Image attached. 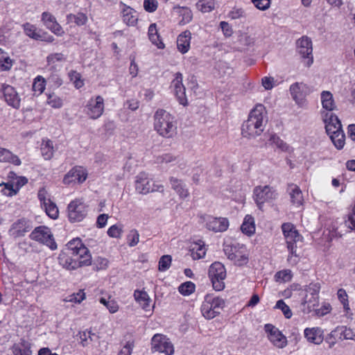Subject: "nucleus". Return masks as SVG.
Returning a JSON list of instances; mask_svg holds the SVG:
<instances>
[{
  "label": "nucleus",
  "instance_id": "obj_1",
  "mask_svg": "<svg viewBox=\"0 0 355 355\" xmlns=\"http://www.w3.org/2000/svg\"><path fill=\"white\" fill-rule=\"evenodd\" d=\"M67 252L60 255V263L68 270H74L92 263L89 250L78 238L67 243Z\"/></svg>",
  "mask_w": 355,
  "mask_h": 355
},
{
  "label": "nucleus",
  "instance_id": "obj_2",
  "mask_svg": "<svg viewBox=\"0 0 355 355\" xmlns=\"http://www.w3.org/2000/svg\"><path fill=\"white\" fill-rule=\"evenodd\" d=\"M265 113V107L261 104L251 110L248 119L242 124L241 134L244 137L251 139L261 135L267 122Z\"/></svg>",
  "mask_w": 355,
  "mask_h": 355
},
{
  "label": "nucleus",
  "instance_id": "obj_3",
  "mask_svg": "<svg viewBox=\"0 0 355 355\" xmlns=\"http://www.w3.org/2000/svg\"><path fill=\"white\" fill-rule=\"evenodd\" d=\"M154 128L166 138H172L176 134V123L174 117L163 109L157 110L154 114Z\"/></svg>",
  "mask_w": 355,
  "mask_h": 355
},
{
  "label": "nucleus",
  "instance_id": "obj_4",
  "mask_svg": "<svg viewBox=\"0 0 355 355\" xmlns=\"http://www.w3.org/2000/svg\"><path fill=\"white\" fill-rule=\"evenodd\" d=\"M2 282L4 285V295L12 297L11 301L18 297H23L28 295L33 288L26 281L15 282L12 277L7 275H2Z\"/></svg>",
  "mask_w": 355,
  "mask_h": 355
},
{
  "label": "nucleus",
  "instance_id": "obj_5",
  "mask_svg": "<svg viewBox=\"0 0 355 355\" xmlns=\"http://www.w3.org/2000/svg\"><path fill=\"white\" fill-rule=\"evenodd\" d=\"M224 306L225 301L223 299L207 295L201 306V312L205 318L209 320L213 319L220 314Z\"/></svg>",
  "mask_w": 355,
  "mask_h": 355
},
{
  "label": "nucleus",
  "instance_id": "obj_6",
  "mask_svg": "<svg viewBox=\"0 0 355 355\" xmlns=\"http://www.w3.org/2000/svg\"><path fill=\"white\" fill-rule=\"evenodd\" d=\"M208 275L214 290L220 291L224 289L226 270L221 263L217 261L213 263L209 266Z\"/></svg>",
  "mask_w": 355,
  "mask_h": 355
},
{
  "label": "nucleus",
  "instance_id": "obj_7",
  "mask_svg": "<svg viewBox=\"0 0 355 355\" xmlns=\"http://www.w3.org/2000/svg\"><path fill=\"white\" fill-rule=\"evenodd\" d=\"M31 239L36 241L43 245L48 246L51 250L57 249V244L54 240L51 230L46 226H38L30 234Z\"/></svg>",
  "mask_w": 355,
  "mask_h": 355
},
{
  "label": "nucleus",
  "instance_id": "obj_8",
  "mask_svg": "<svg viewBox=\"0 0 355 355\" xmlns=\"http://www.w3.org/2000/svg\"><path fill=\"white\" fill-rule=\"evenodd\" d=\"M296 44L297 52L301 55L304 65L307 67H311L313 62V44L311 38L302 36L297 41Z\"/></svg>",
  "mask_w": 355,
  "mask_h": 355
},
{
  "label": "nucleus",
  "instance_id": "obj_9",
  "mask_svg": "<svg viewBox=\"0 0 355 355\" xmlns=\"http://www.w3.org/2000/svg\"><path fill=\"white\" fill-rule=\"evenodd\" d=\"M68 218L71 223L82 221L87 214V206L80 200L71 201L67 207Z\"/></svg>",
  "mask_w": 355,
  "mask_h": 355
},
{
  "label": "nucleus",
  "instance_id": "obj_10",
  "mask_svg": "<svg viewBox=\"0 0 355 355\" xmlns=\"http://www.w3.org/2000/svg\"><path fill=\"white\" fill-rule=\"evenodd\" d=\"M135 189L138 193L141 194H146L156 191H164V187L162 185H155L153 181L146 177L145 173H140L137 176Z\"/></svg>",
  "mask_w": 355,
  "mask_h": 355
},
{
  "label": "nucleus",
  "instance_id": "obj_11",
  "mask_svg": "<svg viewBox=\"0 0 355 355\" xmlns=\"http://www.w3.org/2000/svg\"><path fill=\"white\" fill-rule=\"evenodd\" d=\"M277 195L275 191L269 186H258L253 191L254 200L259 209H262L264 202L275 199Z\"/></svg>",
  "mask_w": 355,
  "mask_h": 355
},
{
  "label": "nucleus",
  "instance_id": "obj_12",
  "mask_svg": "<svg viewBox=\"0 0 355 355\" xmlns=\"http://www.w3.org/2000/svg\"><path fill=\"white\" fill-rule=\"evenodd\" d=\"M32 228V223L29 220L22 218L17 220L11 225L8 234L14 239H17L25 236Z\"/></svg>",
  "mask_w": 355,
  "mask_h": 355
},
{
  "label": "nucleus",
  "instance_id": "obj_13",
  "mask_svg": "<svg viewBox=\"0 0 355 355\" xmlns=\"http://www.w3.org/2000/svg\"><path fill=\"white\" fill-rule=\"evenodd\" d=\"M152 349L155 352L164 353L166 355H172L174 349L172 343L165 336L155 334L151 340Z\"/></svg>",
  "mask_w": 355,
  "mask_h": 355
},
{
  "label": "nucleus",
  "instance_id": "obj_14",
  "mask_svg": "<svg viewBox=\"0 0 355 355\" xmlns=\"http://www.w3.org/2000/svg\"><path fill=\"white\" fill-rule=\"evenodd\" d=\"M264 329L268 334V339L278 348H284L287 345V339L285 336L274 325L266 324Z\"/></svg>",
  "mask_w": 355,
  "mask_h": 355
},
{
  "label": "nucleus",
  "instance_id": "obj_15",
  "mask_svg": "<svg viewBox=\"0 0 355 355\" xmlns=\"http://www.w3.org/2000/svg\"><path fill=\"white\" fill-rule=\"evenodd\" d=\"M323 121L325 123V129L328 135H334L338 132L343 131L341 122L336 114L327 112L324 115Z\"/></svg>",
  "mask_w": 355,
  "mask_h": 355
},
{
  "label": "nucleus",
  "instance_id": "obj_16",
  "mask_svg": "<svg viewBox=\"0 0 355 355\" xmlns=\"http://www.w3.org/2000/svg\"><path fill=\"white\" fill-rule=\"evenodd\" d=\"M1 92L7 104L15 109L19 108L21 98L15 89L9 85H2Z\"/></svg>",
  "mask_w": 355,
  "mask_h": 355
},
{
  "label": "nucleus",
  "instance_id": "obj_17",
  "mask_svg": "<svg viewBox=\"0 0 355 355\" xmlns=\"http://www.w3.org/2000/svg\"><path fill=\"white\" fill-rule=\"evenodd\" d=\"M87 114L91 119H96L100 117L104 110V101L103 97L98 96L95 99H91L87 105Z\"/></svg>",
  "mask_w": 355,
  "mask_h": 355
},
{
  "label": "nucleus",
  "instance_id": "obj_18",
  "mask_svg": "<svg viewBox=\"0 0 355 355\" xmlns=\"http://www.w3.org/2000/svg\"><path fill=\"white\" fill-rule=\"evenodd\" d=\"M172 86L174 87V92L179 103L182 105H186L187 99L185 94V87L182 84V74L180 72L175 73V77L172 81Z\"/></svg>",
  "mask_w": 355,
  "mask_h": 355
},
{
  "label": "nucleus",
  "instance_id": "obj_19",
  "mask_svg": "<svg viewBox=\"0 0 355 355\" xmlns=\"http://www.w3.org/2000/svg\"><path fill=\"white\" fill-rule=\"evenodd\" d=\"M42 21L44 26L54 34L61 36L64 33L61 26L57 22L55 17L50 12H44L42 15Z\"/></svg>",
  "mask_w": 355,
  "mask_h": 355
},
{
  "label": "nucleus",
  "instance_id": "obj_20",
  "mask_svg": "<svg viewBox=\"0 0 355 355\" xmlns=\"http://www.w3.org/2000/svg\"><path fill=\"white\" fill-rule=\"evenodd\" d=\"M289 90L293 100L296 103H298L300 100H302V105H303L304 103V97L309 92L308 87L302 83H295L291 85Z\"/></svg>",
  "mask_w": 355,
  "mask_h": 355
},
{
  "label": "nucleus",
  "instance_id": "obj_21",
  "mask_svg": "<svg viewBox=\"0 0 355 355\" xmlns=\"http://www.w3.org/2000/svg\"><path fill=\"white\" fill-rule=\"evenodd\" d=\"M87 178V173L81 167H74L71 169L64 176L63 182L64 184H69L71 182H83Z\"/></svg>",
  "mask_w": 355,
  "mask_h": 355
},
{
  "label": "nucleus",
  "instance_id": "obj_22",
  "mask_svg": "<svg viewBox=\"0 0 355 355\" xmlns=\"http://www.w3.org/2000/svg\"><path fill=\"white\" fill-rule=\"evenodd\" d=\"M207 228L215 232H224L229 226L228 220L226 218L210 217L206 223Z\"/></svg>",
  "mask_w": 355,
  "mask_h": 355
},
{
  "label": "nucleus",
  "instance_id": "obj_23",
  "mask_svg": "<svg viewBox=\"0 0 355 355\" xmlns=\"http://www.w3.org/2000/svg\"><path fill=\"white\" fill-rule=\"evenodd\" d=\"M282 230L286 239V243L292 241H302V236L295 230L294 225L290 223H284Z\"/></svg>",
  "mask_w": 355,
  "mask_h": 355
},
{
  "label": "nucleus",
  "instance_id": "obj_24",
  "mask_svg": "<svg viewBox=\"0 0 355 355\" xmlns=\"http://www.w3.org/2000/svg\"><path fill=\"white\" fill-rule=\"evenodd\" d=\"M169 181L171 188L177 193L180 198L184 199L189 196V192L182 180L174 177H171Z\"/></svg>",
  "mask_w": 355,
  "mask_h": 355
},
{
  "label": "nucleus",
  "instance_id": "obj_25",
  "mask_svg": "<svg viewBox=\"0 0 355 355\" xmlns=\"http://www.w3.org/2000/svg\"><path fill=\"white\" fill-rule=\"evenodd\" d=\"M287 191L289 193L293 205L299 207L302 205L303 196L300 187L294 184L288 185Z\"/></svg>",
  "mask_w": 355,
  "mask_h": 355
},
{
  "label": "nucleus",
  "instance_id": "obj_26",
  "mask_svg": "<svg viewBox=\"0 0 355 355\" xmlns=\"http://www.w3.org/2000/svg\"><path fill=\"white\" fill-rule=\"evenodd\" d=\"M191 33L189 31H185L182 33L177 39L178 49L182 53H187L190 48V41Z\"/></svg>",
  "mask_w": 355,
  "mask_h": 355
},
{
  "label": "nucleus",
  "instance_id": "obj_27",
  "mask_svg": "<svg viewBox=\"0 0 355 355\" xmlns=\"http://www.w3.org/2000/svg\"><path fill=\"white\" fill-rule=\"evenodd\" d=\"M322 331L320 328H306L304 329V336L310 343L316 345L320 344L323 340Z\"/></svg>",
  "mask_w": 355,
  "mask_h": 355
},
{
  "label": "nucleus",
  "instance_id": "obj_28",
  "mask_svg": "<svg viewBox=\"0 0 355 355\" xmlns=\"http://www.w3.org/2000/svg\"><path fill=\"white\" fill-rule=\"evenodd\" d=\"M123 20L128 26H135L138 20L136 11L132 8L124 5L122 10Z\"/></svg>",
  "mask_w": 355,
  "mask_h": 355
},
{
  "label": "nucleus",
  "instance_id": "obj_29",
  "mask_svg": "<svg viewBox=\"0 0 355 355\" xmlns=\"http://www.w3.org/2000/svg\"><path fill=\"white\" fill-rule=\"evenodd\" d=\"M10 162L16 166L21 164L19 158L13 155L9 150L0 147V162Z\"/></svg>",
  "mask_w": 355,
  "mask_h": 355
},
{
  "label": "nucleus",
  "instance_id": "obj_30",
  "mask_svg": "<svg viewBox=\"0 0 355 355\" xmlns=\"http://www.w3.org/2000/svg\"><path fill=\"white\" fill-rule=\"evenodd\" d=\"M134 297L144 310H149L150 299L146 291L136 290L134 292Z\"/></svg>",
  "mask_w": 355,
  "mask_h": 355
},
{
  "label": "nucleus",
  "instance_id": "obj_31",
  "mask_svg": "<svg viewBox=\"0 0 355 355\" xmlns=\"http://www.w3.org/2000/svg\"><path fill=\"white\" fill-rule=\"evenodd\" d=\"M242 232L246 235L251 236L255 232V225L254 218L250 215H247L244 218L243 224L241 226Z\"/></svg>",
  "mask_w": 355,
  "mask_h": 355
},
{
  "label": "nucleus",
  "instance_id": "obj_32",
  "mask_svg": "<svg viewBox=\"0 0 355 355\" xmlns=\"http://www.w3.org/2000/svg\"><path fill=\"white\" fill-rule=\"evenodd\" d=\"M321 101L323 108L329 111L334 110V101L331 92L323 91L321 94Z\"/></svg>",
  "mask_w": 355,
  "mask_h": 355
},
{
  "label": "nucleus",
  "instance_id": "obj_33",
  "mask_svg": "<svg viewBox=\"0 0 355 355\" xmlns=\"http://www.w3.org/2000/svg\"><path fill=\"white\" fill-rule=\"evenodd\" d=\"M67 19L69 23H74L78 26H83L87 21V17L82 12H78L76 15H68Z\"/></svg>",
  "mask_w": 355,
  "mask_h": 355
},
{
  "label": "nucleus",
  "instance_id": "obj_34",
  "mask_svg": "<svg viewBox=\"0 0 355 355\" xmlns=\"http://www.w3.org/2000/svg\"><path fill=\"white\" fill-rule=\"evenodd\" d=\"M197 8L202 12H209L214 9V0H199L196 3Z\"/></svg>",
  "mask_w": 355,
  "mask_h": 355
},
{
  "label": "nucleus",
  "instance_id": "obj_35",
  "mask_svg": "<svg viewBox=\"0 0 355 355\" xmlns=\"http://www.w3.org/2000/svg\"><path fill=\"white\" fill-rule=\"evenodd\" d=\"M46 214L51 218L55 219L58 217L59 211L56 205L51 200H48V202L43 205Z\"/></svg>",
  "mask_w": 355,
  "mask_h": 355
},
{
  "label": "nucleus",
  "instance_id": "obj_36",
  "mask_svg": "<svg viewBox=\"0 0 355 355\" xmlns=\"http://www.w3.org/2000/svg\"><path fill=\"white\" fill-rule=\"evenodd\" d=\"M53 143L51 141L48 140L43 143L41 147L42 155L45 159H50L53 156Z\"/></svg>",
  "mask_w": 355,
  "mask_h": 355
},
{
  "label": "nucleus",
  "instance_id": "obj_37",
  "mask_svg": "<svg viewBox=\"0 0 355 355\" xmlns=\"http://www.w3.org/2000/svg\"><path fill=\"white\" fill-rule=\"evenodd\" d=\"M318 296L313 297L306 294L302 304H307L309 311H311L312 310H315V308L318 306Z\"/></svg>",
  "mask_w": 355,
  "mask_h": 355
},
{
  "label": "nucleus",
  "instance_id": "obj_38",
  "mask_svg": "<svg viewBox=\"0 0 355 355\" xmlns=\"http://www.w3.org/2000/svg\"><path fill=\"white\" fill-rule=\"evenodd\" d=\"M334 146L338 149H342L345 144V134L343 131L338 132L337 134L329 136Z\"/></svg>",
  "mask_w": 355,
  "mask_h": 355
},
{
  "label": "nucleus",
  "instance_id": "obj_39",
  "mask_svg": "<svg viewBox=\"0 0 355 355\" xmlns=\"http://www.w3.org/2000/svg\"><path fill=\"white\" fill-rule=\"evenodd\" d=\"M196 286L191 282H186L178 288L179 292L184 295H189L195 291Z\"/></svg>",
  "mask_w": 355,
  "mask_h": 355
},
{
  "label": "nucleus",
  "instance_id": "obj_40",
  "mask_svg": "<svg viewBox=\"0 0 355 355\" xmlns=\"http://www.w3.org/2000/svg\"><path fill=\"white\" fill-rule=\"evenodd\" d=\"M239 248H244L243 245H240V244L232 245L230 246H226L224 249L225 254L227 256V258L230 260L235 259L236 258V252H239Z\"/></svg>",
  "mask_w": 355,
  "mask_h": 355
},
{
  "label": "nucleus",
  "instance_id": "obj_41",
  "mask_svg": "<svg viewBox=\"0 0 355 355\" xmlns=\"http://www.w3.org/2000/svg\"><path fill=\"white\" fill-rule=\"evenodd\" d=\"M24 32L29 37L37 40L39 35L40 29H37L35 26L26 23L24 25Z\"/></svg>",
  "mask_w": 355,
  "mask_h": 355
},
{
  "label": "nucleus",
  "instance_id": "obj_42",
  "mask_svg": "<svg viewBox=\"0 0 355 355\" xmlns=\"http://www.w3.org/2000/svg\"><path fill=\"white\" fill-rule=\"evenodd\" d=\"M172 257L171 255H163L158 263V269L159 271H166L167 270L171 264Z\"/></svg>",
  "mask_w": 355,
  "mask_h": 355
},
{
  "label": "nucleus",
  "instance_id": "obj_43",
  "mask_svg": "<svg viewBox=\"0 0 355 355\" xmlns=\"http://www.w3.org/2000/svg\"><path fill=\"white\" fill-rule=\"evenodd\" d=\"M179 13L182 17L180 23L183 24L189 23L193 18L191 10L186 7L179 8Z\"/></svg>",
  "mask_w": 355,
  "mask_h": 355
},
{
  "label": "nucleus",
  "instance_id": "obj_44",
  "mask_svg": "<svg viewBox=\"0 0 355 355\" xmlns=\"http://www.w3.org/2000/svg\"><path fill=\"white\" fill-rule=\"evenodd\" d=\"M128 243L130 247H134L139 241V234L135 229H132L130 231L127 236Z\"/></svg>",
  "mask_w": 355,
  "mask_h": 355
},
{
  "label": "nucleus",
  "instance_id": "obj_45",
  "mask_svg": "<svg viewBox=\"0 0 355 355\" xmlns=\"http://www.w3.org/2000/svg\"><path fill=\"white\" fill-rule=\"evenodd\" d=\"M275 278L276 282H288L292 278L291 271L290 270H283L277 272Z\"/></svg>",
  "mask_w": 355,
  "mask_h": 355
},
{
  "label": "nucleus",
  "instance_id": "obj_46",
  "mask_svg": "<svg viewBox=\"0 0 355 355\" xmlns=\"http://www.w3.org/2000/svg\"><path fill=\"white\" fill-rule=\"evenodd\" d=\"M275 308L281 309L284 316L288 319L291 318L293 315L291 309L287 304H286L283 300H278Z\"/></svg>",
  "mask_w": 355,
  "mask_h": 355
},
{
  "label": "nucleus",
  "instance_id": "obj_47",
  "mask_svg": "<svg viewBox=\"0 0 355 355\" xmlns=\"http://www.w3.org/2000/svg\"><path fill=\"white\" fill-rule=\"evenodd\" d=\"M297 241H292L290 243H286L287 244V248L288 251L290 252V254L288 257V261L296 263L297 261L296 259H293L292 257L295 256L296 257H299L298 254L296 253V248H297Z\"/></svg>",
  "mask_w": 355,
  "mask_h": 355
},
{
  "label": "nucleus",
  "instance_id": "obj_48",
  "mask_svg": "<svg viewBox=\"0 0 355 355\" xmlns=\"http://www.w3.org/2000/svg\"><path fill=\"white\" fill-rule=\"evenodd\" d=\"M47 103L49 105L54 108H60L62 105V99L54 94H49L47 98Z\"/></svg>",
  "mask_w": 355,
  "mask_h": 355
},
{
  "label": "nucleus",
  "instance_id": "obj_49",
  "mask_svg": "<svg viewBox=\"0 0 355 355\" xmlns=\"http://www.w3.org/2000/svg\"><path fill=\"white\" fill-rule=\"evenodd\" d=\"M270 141L282 151H286L288 148L286 143H285L276 135H271Z\"/></svg>",
  "mask_w": 355,
  "mask_h": 355
},
{
  "label": "nucleus",
  "instance_id": "obj_50",
  "mask_svg": "<svg viewBox=\"0 0 355 355\" xmlns=\"http://www.w3.org/2000/svg\"><path fill=\"white\" fill-rule=\"evenodd\" d=\"M320 289V285L319 283H311L306 286L305 291L306 293V294L315 297L318 296Z\"/></svg>",
  "mask_w": 355,
  "mask_h": 355
},
{
  "label": "nucleus",
  "instance_id": "obj_51",
  "mask_svg": "<svg viewBox=\"0 0 355 355\" xmlns=\"http://www.w3.org/2000/svg\"><path fill=\"white\" fill-rule=\"evenodd\" d=\"M241 248H239V252H236V258L233 259L234 263L237 266H243L247 263L248 261V257L245 254H243L242 251H241Z\"/></svg>",
  "mask_w": 355,
  "mask_h": 355
},
{
  "label": "nucleus",
  "instance_id": "obj_52",
  "mask_svg": "<svg viewBox=\"0 0 355 355\" xmlns=\"http://www.w3.org/2000/svg\"><path fill=\"white\" fill-rule=\"evenodd\" d=\"M71 80L73 81L76 88H80L83 85V81L80 80V74L76 71H71L69 73Z\"/></svg>",
  "mask_w": 355,
  "mask_h": 355
},
{
  "label": "nucleus",
  "instance_id": "obj_53",
  "mask_svg": "<svg viewBox=\"0 0 355 355\" xmlns=\"http://www.w3.org/2000/svg\"><path fill=\"white\" fill-rule=\"evenodd\" d=\"M0 186L1 187V186H4L5 187L4 189L2 190V192L5 195H7V196H12L13 195L17 194L15 186H14V184L12 183H10V182H7V183L1 182L0 184Z\"/></svg>",
  "mask_w": 355,
  "mask_h": 355
},
{
  "label": "nucleus",
  "instance_id": "obj_54",
  "mask_svg": "<svg viewBox=\"0 0 355 355\" xmlns=\"http://www.w3.org/2000/svg\"><path fill=\"white\" fill-rule=\"evenodd\" d=\"M228 16L232 19H238L245 17V12L242 8H234L229 12Z\"/></svg>",
  "mask_w": 355,
  "mask_h": 355
},
{
  "label": "nucleus",
  "instance_id": "obj_55",
  "mask_svg": "<svg viewBox=\"0 0 355 355\" xmlns=\"http://www.w3.org/2000/svg\"><path fill=\"white\" fill-rule=\"evenodd\" d=\"M85 298V293L83 291H79L77 293H73L68 297L67 302L80 303Z\"/></svg>",
  "mask_w": 355,
  "mask_h": 355
},
{
  "label": "nucleus",
  "instance_id": "obj_56",
  "mask_svg": "<svg viewBox=\"0 0 355 355\" xmlns=\"http://www.w3.org/2000/svg\"><path fill=\"white\" fill-rule=\"evenodd\" d=\"M197 245H199L197 252H192V257L193 259H199L205 257V251L204 250V242H202L201 240H199L198 242L196 243Z\"/></svg>",
  "mask_w": 355,
  "mask_h": 355
},
{
  "label": "nucleus",
  "instance_id": "obj_57",
  "mask_svg": "<svg viewBox=\"0 0 355 355\" xmlns=\"http://www.w3.org/2000/svg\"><path fill=\"white\" fill-rule=\"evenodd\" d=\"M252 2L257 8L261 10H267L270 5V0H252Z\"/></svg>",
  "mask_w": 355,
  "mask_h": 355
},
{
  "label": "nucleus",
  "instance_id": "obj_58",
  "mask_svg": "<svg viewBox=\"0 0 355 355\" xmlns=\"http://www.w3.org/2000/svg\"><path fill=\"white\" fill-rule=\"evenodd\" d=\"M337 340H338V337L336 332V329L331 331V333L329 334L325 338V341L329 344V348L333 347Z\"/></svg>",
  "mask_w": 355,
  "mask_h": 355
},
{
  "label": "nucleus",
  "instance_id": "obj_59",
  "mask_svg": "<svg viewBox=\"0 0 355 355\" xmlns=\"http://www.w3.org/2000/svg\"><path fill=\"white\" fill-rule=\"evenodd\" d=\"M144 7L147 12H153L157 8V1L156 0H144Z\"/></svg>",
  "mask_w": 355,
  "mask_h": 355
},
{
  "label": "nucleus",
  "instance_id": "obj_60",
  "mask_svg": "<svg viewBox=\"0 0 355 355\" xmlns=\"http://www.w3.org/2000/svg\"><path fill=\"white\" fill-rule=\"evenodd\" d=\"M122 229L116 225L111 226L107 230V234L112 238H119Z\"/></svg>",
  "mask_w": 355,
  "mask_h": 355
},
{
  "label": "nucleus",
  "instance_id": "obj_61",
  "mask_svg": "<svg viewBox=\"0 0 355 355\" xmlns=\"http://www.w3.org/2000/svg\"><path fill=\"white\" fill-rule=\"evenodd\" d=\"M18 344H19V346L23 349L24 355L31 354V343L28 340L24 338H21Z\"/></svg>",
  "mask_w": 355,
  "mask_h": 355
},
{
  "label": "nucleus",
  "instance_id": "obj_62",
  "mask_svg": "<svg viewBox=\"0 0 355 355\" xmlns=\"http://www.w3.org/2000/svg\"><path fill=\"white\" fill-rule=\"evenodd\" d=\"M12 65V60L8 56V53L5 55V56L2 59V62L0 63V67L3 70H9Z\"/></svg>",
  "mask_w": 355,
  "mask_h": 355
},
{
  "label": "nucleus",
  "instance_id": "obj_63",
  "mask_svg": "<svg viewBox=\"0 0 355 355\" xmlns=\"http://www.w3.org/2000/svg\"><path fill=\"white\" fill-rule=\"evenodd\" d=\"M134 344L132 342L128 341L124 347L119 352L118 355H130L132 351Z\"/></svg>",
  "mask_w": 355,
  "mask_h": 355
},
{
  "label": "nucleus",
  "instance_id": "obj_64",
  "mask_svg": "<svg viewBox=\"0 0 355 355\" xmlns=\"http://www.w3.org/2000/svg\"><path fill=\"white\" fill-rule=\"evenodd\" d=\"M18 248H19V249H20L21 250H22L23 252H24L26 253H29L33 251V250H32L33 244L26 241H23L21 242H19L18 243Z\"/></svg>",
  "mask_w": 355,
  "mask_h": 355
}]
</instances>
